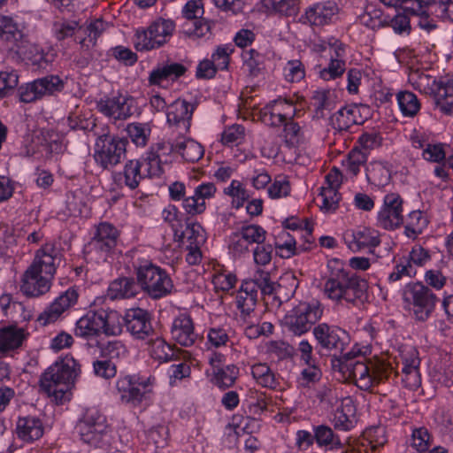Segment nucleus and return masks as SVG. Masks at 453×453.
Listing matches in <instances>:
<instances>
[{"instance_id":"f257e3e1","label":"nucleus","mask_w":453,"mask_h":453,"mask_svg":"<svg viewBox=\"0 0 453 453\" xmlns=\"http://www.w3.org/2000/svg\"><path fill=\"white\" fill-rule=\"evenodd\" d=\"M63 254L53 242H47L35 251L31 265L24 272L20 290L28 297H38L48 293Z\"/></svg>"},{"instance_id":"f03ea898","label":"nucleus","mask_w":453,"mask_h":453,"mask_svg":"<svg viewBox=\"0 0 453 453\" xmlns=\"http://www.w3.org/2000/svg\"><path fill=\"white\" fill-rule=\"evenodd\" d=\"M332 368L345 380H351L361 390H371L388 377L390 368L380 360L367 359L359 351H349L332 358Z\"/></svg>"},{"instance_id":"7ed1b4c3","label":"nucleus","mask_w":453,"mask_h":453,"mask_svg":"<svg viewBox=\"0 0 453 453\" xmlns=\"http://www.w3.org/2000/svg\"><path fill=\"white\" fill-rule=\"evenodd\" d=\"M329 273L325 279L324 295L337 304L356 305L365 297L367 281L349 270H347L337 259L329 261Z\"/></svg>"},{"instance_id":"20e7f679","label":"nucleus","mask_w":453,"mask_h":453,"mask_svg":"<svg viewBox=\"0 0 453 453\" xmlns=\"http://www.w3.org/2000/svg\"><path fill=\"white\" fill-rule=\"evenodd\" d=\"M80 363L70 354L52 364L41 376L40 388L49 396L62 401L70 385L81 373Z\"/></svg>"},{"instance_id":"39448f33","label":"nucleus","mask_w":453,"mask_h":453,"mask_svg":"<svg viewBox=\"0 0 453 453\" xmlns=\"http://www.w3.org/2000/svg\"><path fill=\"white\" fill-rule=\"evenodd\" d=\"M136 280L140 289L153 299L167 296L173 288V281L166 272L150 262L137 267Z\"/></svg>"},{"instance_id":"423d86ee","label":"nucleus","mask_w":453,"mask_h":453,"mask_svg":"<svg viewBox=\"0 0 453 453\" xmlns=\"http://www.w3.org/2000/svg\"><path fill=\"white\" fill-rule=\"evenodd\" d=\"M323 312L324 308L319 301L301 302L284 317L283 322L289 332L302 335L321 319Z\"/></svg>"},{"instance_id":"0eeeda50","label":"nucleus","mask_w":453,"mask_h":453,"mask_svg":"<svg viewBox=\"0 0 453 453\" xmlns=\"http://www.w3.org/2000/svg\"><path fill=\"white\" fill-rule=\"evenodd\" d=\"M403 300L418 321L427 320L434 312L438 298L426 285L420 282L408 284L403 292Z\"/></svg>"},{"instance_id":"6e6552de","label":"nucleus","mask_w":453,"mask_h":453,"mask_svg":"<svg viewBox=\"0 0 453 453\" xmlns=\"http://www.w3.org/2000/svg\"><path fill=\"white\" fill-rule=\"evenodd\" d=\"M127 144V138L108 134L98 135L94 148L95 161L104 169L117 165L126 157Z\"/></svg>"},{"instance_id":"1a4fd4ad","label":"nucleus","mask_w":453,"mask_h":453,"mask_svg":"<svg viewBox=\"0 0 453 453\" xmlns=\"http://www.w3.org/2000/svg\"><path fill=\"white\" fill-rule=\"evenodd\" d=\"M155 377L147 378L124 376L117 381V389L122 403L133 407L141 406L143 402L150 399L155 384Z\"/></svg>"},{"instance_id":"9d476101","label":"nucleus","mask_w":453,"mask_h":453,"mask_svg":"<svg viewBox=\"0 0 453 453\" xmlns=\"http://www.w3.org/2000/svg\"><path fill=\"white\" fill-rule=\"evenodd\" d=\"M174 28L172 20L159 19L145 29H137L134 40V48L139 51L159 48L169 41Z\"/></svg>"},{"instance_id":"9b49d317","label":"nucleus","mask_w":453,"mask_h":453,"mask_svg":"<svg viewBox=\"0 0 453 453\" xmlns=\"http://www.w3.org/2000/svg\"><path fill=\"white\" fill-rule=\"evenodd\" d=\"M116 318L117 313L113 311H89L76 322L74 334L82 338L96 336L101 331L107 335L114 334Z\"/></svg>"},{"instance_id":"f8f14e48","label":"nucleus","mask_w":453,"mask_h":453,"mask_svg":"<svg viewBox=\"0 0 453 453\" xmlns=\"http://www.w3.org/2000/svg\"><path fill=\"white\" fill-rule=\"evenodd\" d=\"M312 334L319 347L333 358L342 356L349 344L348 333L339 326L319 323L314 326Z\"/></svg>"},{"instance_id":"ddd939ff","label":"nucleus","mask_w":453,"mask_h":453,"mask_svg":"<svg viewBox=\"0 0 453 453\" xmlns=\"http://www.w3.org/2000/svg\"><path fill=\"white\" fill-rule=\"evenodd\" d=\"M64 85V81L58 76L48 75L20 86L18 94L21 102L29 104L62 91Z\"/></svg>"},{"instance_id":"4468645a","label":"nucleus","mask_w":453,"mask_h":453,"mask_svg":"<svg viewBox=\"0 0 453 453\" xmlns=\"http://www.w3.org/2000/svg\"><path fill=\"white\" fill-rule=\"evenodd\" d=\"M107 428L105 417L95 408L88 409L78 425L81 440L96 446L106 436Z\"/></svg>"},{"instance_id":"2eb2a0df","label":"nucleus","mask_w":453,"mask_h":453,"mask_svg":"<svg viewBox=\"0 0 453 453\" xmlns=\"http://www.w3.org/2000/svg\"><path fill=\"white\" fill-rule=\"evenodd\" d=\"M196 104L186 100L177 99L171 104L166 111L167 123L172 129V136L177 133L184 136L189 132L191 119Z\"/></svg>"},{"instance_id":"dca6fc26","label":"nucleus","mask_w":453,"mask_h":453,"mask_svg":"<svg viewBox=\"0 0 453 453\" xmlns=\"http://www.w3.org/2000/svg\"><path fill=\"white\" fill-rule=\"evenodd\" d=\"M260 269L257 270L253 278L244 280L236 294V306L241 311L242 319L247 318L254 311L257 301L258 289L262 292L263 283Z\"/></svg>"},{"instance_id":"f3484780","label":"nucleus","mask_w":453,"mask_h":453,"mask_svg":"<svg viewBox=\"0 0 453 453\" xmlns=\"http://www.w3.org/2000/svg\"><path fill=\"white\" fill-rule=\"evenodd\" d=\"M263 283L262 294L267 296H273L280 303L288 301L294 296L296 290L298 287L296 278L292 274H287L280 279L278 282L271 280L270 273L261 270Z\"/></svg>"},{"instance_id":"a211bd4d","label":"nucleus","mask_w":453,"mask_h":453,"mask_svg":"<svg viewBox=\"0 0 453 453\" xmlns=\"http://www.w3.org/2000/svg\"><path fill=\"white\" fill-rule=\"evenodd\" d=\"M296 109L292 101L278 98L270 102L259 111V118L265 125L279 127L288 119L294 118Z\"/></svg>"},{"instance_id":"6ab92c4d","label":"nucleus","mask_w":453,"mask_h":453,"mask_svg":"<svg viewBox=\"0 0 453 453\" xmlns=\"http://www.w3.org/2000/svg\"><path fill=\"white\" fill-rule=\"evenodd\" d=\"M265 230L260 226H243L232 234L229 249L235 255H242L249 251L250 245L254 243L259 245L265 242Z\"/></svg>"},{"instance_id":"aec40b11","label":"nucleus","mask_w":453,"mask_h":453,"mask_svg":"<svg viewBox=\"0 0 453 453\" xmlns=\"http://www.w3.org/2000/svg\"><path fill=\"white\" fill-rule=\"evenodd\" d=\"M338 12V6L331 1L319 2L305 9L299 21L311 27H324L332 22Z\"/></svg>"},{"instance_id":"412c9836","label":"nucleus","mask_w":453,"mask_h":453,"mask_svg":"<svg viewBox=\"0 0 453 453\" xmlns=\"http://www.w3.org/2000/svg\"><path fill=\"white\" fill-rule=\"evenodd\" d=\"M378 221L385 229H395L403 223V199L398 194L390 193L385 196Z\"/></svg>"},{"instance_id":"4be33fe9","label":"nucleus","mask_w":453,"mask_h":453,"mask_svg":"<svg viewBox=\"0 0 453 453\" xmlns=\"http://www.w3.org/2000/svg\"><path fill=\"white\" fill-rule=\"evenodd\" d=\"M78 297L79 294L74 288H68L38 316L37 321L42 326L56 322L65 311L76 304Z\"/></svg>"},{"instance_id":"5701e85b","label":"nucleus","mask_w":453,"mask_h":453,"mask_svg":"<svg viewBox=\"0 0 453 453\" xmlns=\"http://www.w3.org/2000/svg\"><path fill=\"white\" fill-rule=\"evenodd\" d=\"M124 319L127 330L135 338L144 340L154 335L151 317L148 311L141 308L129 309Z\"/></svg>"},{"instance_id":"b1692460","label":"nucleus","mask_w":453,"mask_h":453,"mask_svg":"<svg viewBox=\"0 0 453 453\" xmlns=\"http://www.w3.org/2000/svg\"><path fill=\"white\" fill-rule=\"evenodd\" d=\"M216 193L213 182H203L195 188L193 195L184 200L182 209L190 217L203 214L207 208L206 200L213 198Z\"/></svg>"},{"instance_id":"393cba45","label":"nucleus","mask_w":453,"mask_h":453,"mask_svg":"<svg viewBox=\"0 0 453 453\" xmlns=\"http://www.w3.org/2000/svg\"><path fill=\"white\" fill-rule=\"evenodd\" d=\"M98 111L114 119H127L134 113V100L125 96L101 99L97 103Z\"/></svg>"},{"instance_id":"a878e982","label":"nucleus","mask_w":453,"mask_h":453,"mask_svg":"<svg viewBox=\"0 0 453 453\" xmlns=\"http://www.w3.org/2000/svg\"><path fill=\"white\" fill-rule=\"evenodd\" d=\"M172 338L184 347L192 346L196 339L194 321L190 316L181 314L174 319L171 327Z\"/></svg>"},{"instance_id":"bb28decb","label":"nucleus","mask_w":453,"mask_h":453,"mask_svg":"<svg viewBox=\"0 0 453 453\" xmlns=\"http://www.w3.org/2000/svg\"><path fill=\"white\" fill-rule=\"evenodd\" d=\"M419 365L420 359L415 349L402 356V380L405 387L410 389H416L421 385Z\"/></svg>"},{"instance_id":"cd10ccee","label":"nucleus","mask_w":453,"mask_h":453,"mask_svg":"<svg viewBox=\"0 0 453 453\" xmlns=\"http://www.w3.org/2000/svg\"><path fill=\"white\" fill-rule=\"evenodd\" d=\"M168 150L172 153H177L189 163H196L201 159L204 154L203 147L193 139H183L170 137L167 142Z\"/></svg>"},{"instance_id":"c85d7f7f","label":"nucleus","mask_w":453,"mask_h":453,"mask_svg":"<svg viewBox=\"0 0 453 453\" xmlns=\"http://www.w3.org/2000/svg\"><path fill=\"white\" fill-rule=\"evenodd\" d=\"M119 236V233L113 225L102 222L97 226L90 244L96 250L108 253L116 247Z\"/></svg>"},{"instance_id":"c756f323","label":"nucleus","mask_w":453,"mask_h":453,"mask_svg":"<svg viewBox=\"0 0 453 453\" xmlns=\"http://www.w3.org/2000/svg\"><path fill=\"white\" fill-rule=\"evenodd\" d=\"M15 432L21 441L32 442L42 436L44 426L42 420L36 417H19L16 422Z\"/></svg>"},{"instance_id":"7c9ffc66","label":"nucleus","mask_w":453,"mask_h":453,"mask_svg":"<svg viewBox=\"0 0 453 453\" xmlns=\"http://www.w3.org/2000/svg\"><path fill=\"white\" fill-rule=\"evenodd\" d=\"M138 281L130 277L114 280L109 286L107 295L111 300L129 299L140 293Z\"/></svg>"},{"instance_id":"2f4dec72","label":"nucleus","mask_w":453,"mask_h":453,"mask_svg":"<svg viewBox=\"0 0 453 453\" xmlns=\"http://www.w3.org/2000/svg\"><path fill=\"white\" fill-rule=\"evenodd\" d=\"M434 0H430L428 3H419L418 1L413 2V6H406L407 12L417 16L419 27L426 32H431L437 27V21L430 16V13H435L431 9Z\"/></svg>"},{"instance_id":"473e14b6","label":"nucleus","mask_w":453,"mask_h":453,"mask_svg":"<svg viewBox=\"0 0 453 453\" xmlns=\"http://www.w3.org/2000/svg\"><path fill=\"white\" fill-rule=\"evenodd\" d=\"M334 124L340 130H347L353 125L363 122L360 109L356 104H350L340 109L334 117Z\"/></svg>"},{"instance_id":"72a5a7b5","label":"nucleus","mask_w":453,"mask_h":453,"mask_svg":"<svg viewBox=\"0 0 453 453\" xmlns=\"http://www.w3.org/2000/svg\"><path fill=\"white\" fill-rule=\"evenodd\" d=\"M165 149L168 150V146L165 142L157 143V151L150 150L147 153L146 157L140 160V163L142 164L143 174L146 178L159 176L163 173L160 155L157 152Z\"/></svg>"},{"instance_id":"f704fd0d","label":"nucleus","mask_w":453,"mask_h":453,"mask_svg":"<svg viewBox=\"0 0 453 453\" xmlns=\"http://www.w3.org/2000/svg\"><path fill=\"white\" fill-rule=\"evenodd\" d=\"M142 164L138 159H132L126 163L123 170L124 183L130 189H135L141 180L146 176L143 174Z\"/></svg>"},{"instance_id":"c9c22d12","label":"nucleus","mask_w":453,"mask_h":453,"mask_svg":"<svg viewBox=\"0 0 453 453\" xmlns=\"http://www.w3.org/2000/svg\"><path fill=\"white\" fill-rule=\"evenodd\" d=\"M263 6L269 12L286 17L296 16L299 12L298 0H261Z\"/></svg>"},{"instance_id":"e433bc0d","label":"nucleus","mask_w":453,"mask_h":453,"mask_svg":"<svg viewBox=\"0 0 453 453\" xmlns=\"http://www.w3.org/2000/svg\"><path fill=\"white\" fill-rule=\"evenodd\" d=\"M251 374L256 382L263 388L273 389L279 385L274 372L265 363L252 365Z\"/></svg>"},{"instance_id":"4c0bfd02","label":"nucleus","mask_w":453,"mask_h":453,"mask_svg":"<svg viewBox=\"0 0 453 453\" xmlns=\"http://www.w3.org/2000/svg\"><path fill=\"white\" fill-rule=\"evenodd\" d=\"M24 340L22 329L9 326L0 332V351L5 352L19 348Z\"/></svg>"},{"instance_id":"58836bf2","label":"nucleus","mask_w":453,"mask_h":453,"mask_svg":"<svg viewBox=\"0 0 453 453\" xmlns=\"http://www.w3.org/2000/svg\"><path fill=\"white\" fill-rule=\"evenodd\" d=\"M352 237L353 240L349 247L355 251L368 247H376L380 242L376 231L369 228H363L354 232Z\"/></svg>"},{"instance_id":"ea45409f","label":"nucleus","mask_w":453,"mask_h":453,"mask_svg":"<svg viewBox=\"0 0 453 453\" xmlns=\"http://www.w3.org/2000/svg\"><path fill=\"white\" fill-rule=\"evenodd\" d=\"M150 356L158 361H169L174 356L173 349L163 338L156 336L148 342Z\"/></svg>"},{"instance_id":"a19ab883","label":"nucleus","mask_w":453,"mask_h":453,"mask_svg":"<svg viewBox=\"0 0 453 453\" xmlns=\"http://www.w3.org/2000/svg\"><path fill=\"white\" fill-rule=\"evenodd\" d=\"M107 27L108 24L101 19L91 21L85 29L82 28L81 32L87 36L81 37L79 43L87 48L96 45L97 38L101 36Z\"/></svg>"},{"instance_id":"79ce46f5","label":"nucleus","mask_w":453,"mask_h":453,"mask_svg":"<svg viewBox=\"0 0 453 453\" xmlns=\"http://www.w3.org/2000/svg\"><path fill=\"white\" fill-rule=\"evenodd\" d=\"M367 178L376 186H385L390 180L391 171L386 164L373 162L367 168Z\"/></svg>"},{"instance_id":"37998d69","label":"nucleus","mask_w":453,"mask_h":453,"mask_svg":"<svg viewBox=\"0 0 453 453\" xmlns=\"http://www.w3.org/2000/svg\"><path fill=\"white\" fill-rule=\"evenodd\" d=\"M397 102L403 114L414 117L420 110V103L417 96L410 91H401L397 94Z\"/></svg>"},{"instance_id":"c03bdc74","label":"nucleus","mask_w":453,"mask_h":453,"mask_svg":"<svg viewBox=\"0 0 453 453\" xmlns=\"http://www.w3.org/2000/svg\"><path fill=\"white\" fill-rule=\"evenodd\" d=\"M315 440L319 446L331 449L341 448L342 441L338 435L334 434L333 430L327 426H318L314 427Z\"/></svg>"},{"instance_id":"a18cd8bd","label":"nucleus","mask_w":453,"mask_h":453,"mask_svg":"<svg viewBox=\"0 0 453 453\" xmlns=\"http://www.w3.org/2000/svg\"><path fill=\"white\" fill-rule=\"evenodd\" d=\"M127 349L120 341H111L100 345V356L102 358L113 360L124 359L127 356Z\"/></svg>"},{"instance_id":"49530a36","label":"nucleus","mask_w":453,"mask_h":453,"mask_svg":"<svg viewBox=\"0 0 453 453\" xmlns=\"http://www.w3.org/2000/svg\"><path fill=\"white\" fill-rule=\"evenodd\" d=\"M213 382L221 388L234 385L238 374V368L234 365L217 368L213 371Z\"/></svg>"},{"instance_id":"de8ad7c7","label":"nucleus","mask_w":453,"mask_h":453,"mask_svg":"<svg viewBox=\"0 0 453 453\" xmlns=\"http://www.w3.org/2000/svg\"><path fill=\"white\" fill-rule=\"evenodd\" d=\"M82 27L75 20L57 21L53 24L54 36L58 41H64L81 32Z\"/></svg>"},{"instance_id":"09e8293b","label":"nucleus","mask_w":453,"mask_h":453,"mask_svg":"<svg viewBox=\"0 0 453 453\" xmlns=\"http://www.w3.org/2000/svg\"><path fill=\"white\" fill-rule=\"evenodd\" d=\"M428 220L420 211H413L409 214L405 232L408 237H415L421 234L427 226Z\"/></svg>"},{"instance_id":"8fccbe9b","label":"nucleus","mask_w":453,"mask_h":453,"mask_svg":"<svg viewBox=\"0 0 453 453\" xmlns=\"http://www.w3.org/2000/svg\"><path fill=\"white\" fill-rule=\"evenodd\" d=\"M282 126H284L283 133L287 142L295 145L304 138L303 127L294 118L288 119Z\"/></svg>"},{"instance_id":"3c124183","label":"nucleus","mask_w":453,"mask_h":453,"mask_svg":"<svg viewBox=\"0 0 453 453\" xmlns=\"http://www.w3.org/2000/svg\"><path fill=\"white\" fill-rule=\"evenodd\" d=\"M127 131L135 145L144 147L147 144L150 134V128L147 125L131 123L127 125Z\"/></svg>"},{"instance_id":"603ef678","label":"nucleus","mask_w":453,"mask_h":453,"mask_svg":"<svg viewBox=\"0 0 453 453\" xmlns=\"http://www.w3.org/2000/svg\"><path fill=\"white\" fill-rule=\"evenodd\" d=\"M266 349L271 357L278 360L288 358L294 354V348L283 341H272L268 342Z\"/></svg>"},{"instance_id":"864d4df0","label":"nucleus","mask_w":453,"mask_h":453,"mask_svg":"<svg viewBox=\"0 0 453 453\" xmlns=\"http://www.w3.org/2000/svg\"><path fill=\"white\" fill-rule=\"evenodd\" d=\"M245 136V128L241 125H233L224 130L221 142L226 146L238 145L242 142Z\"/></svg>"},{"instance_id":"5fc2aeb1","label":"nucleus","mask_w":453,"mask_h":453,"mask_svg":"<svg viewBox=\"0 0 453 453\" xmlns=\"http://www.w3.org/2000/svg\"><path fill=\"white\" fill-rule=\"evenodd\" d=\"M225 193L233 197L232 204L236 209L242 207L249 198L247 190L236 180H232L231 185L225 189Z\"/></svg>"},{"instance_id":"6e6d98bb","label":"nucleus","mask_w":453,"mask_h":453,"mask_svg":"<svg viewBox=\"0 0 453 453\" xmlns=\"http://www.w3.org/2000/svg\"><path fill=\"white\" fill-rule=\"evenodd\" d=\"M411 446L420 453L428 450L431 446V435L426 428L419 427L413 430Z\"/></svg>"},{"instance_id":"4d7b16f0","label":"nucleus","mask_w":453,"mask_h":453,"mask_svg":"<svg viewBox=\"0 0 453 453\" xmlns=\"http://www.w3.org/2000/svg\"><path fill=\"white\" fill-rule=\"evenodd\" d=\"M452 94L453 79L443 77L439 79V85L431 96L433 97L435 105L438 106Z\"/></svg>"},{"instance_id":"13d9d810","label":"nucleus","mask_w":453,"mask_h":453,"mask_svg":"<svg viewBox=\"0 0 453 453\" xmlns=\"http://www.w3.org/2000/svg\"><path fill=\"white\" fill-rule=\"evenodd\" d=\"M284 76L289 82H298L305 76L304 65L300 60H290L284 66Z\"/></svg>"},{"instance_id":"bf43d9fd","label":"nucleus","mask_w":453,"mask_h":453,"mask_svg":"<svg viewBox=\"0 0 453 453\" xmlns=\"http://www.w3.org/2000/svg\"><path fill=\"white\" fill-rule=\"evenodd\" d=\"M367 160L366 154L357 148L350 150L347 159V170L356 176L360 172V167L365 164Z\"/></svg>"},{"instance_id":"052dcab7","label":"nucleus","mask_w":453,"mask_h":453,"mask_svg":"<svg viewBox=\"0 0 453 453\" xmlns=\"http://www.w3.org/2000/svg\"><path fill=\"white\" fill-rule=\"evenodd\" d=\"M93 371L97 377L109 380L115 377L117 367L112 361L104 358L93 363Z\"/></svg>"},{"instance_id":"680f3d73","label":"nucleus","mask_w":453,"mask_h":453,"mask_svg":"<svg viewBox=\"0 0 453 453\" xmlns=\"http://www.w3.org/2000/svg\"><path fill=\"white\" fill-rule=\"evenodd\" d=\"M345 408L348 412H350L353 409L352 405L345 404L335 411L334 418V427L342 431H348L352 427V421L349 414L345 411Z\"/></svg>"},{"instance_id":"e2e57ef3","label":"nucleus","mask_w":453,"mask_h":453,"mask_svg":"<svg viewBox=\"0 0 453 453\" xmlns=\"http://www.w3.org/2000/svg\"><path fill=\"white\" fill-rule=\"evenodd\" d=\"M290 193V184L286 177H278L268 188V194L271 198H281L288 196Z\"/></svg>"},{"instance_id":"0e129e2a","label":"nucleus","mask_w":453,"mask_h":453,"mask_svg":"<svg viewBox=\"0 0 453 453\" xmlns=\"http://www.w3.org/2000/svg\"><path fill=\"white\" fill-rule=\"evenodd\" d=\"M423 157L430 162L441 163L446 157L443 144H430L427 143L423 150Z\"/></svg>"},{"instance_id":"69168bd1","label":"nucleus","mask_w":453,"mask_h":453,"mask_svg":"<svg viewBox=\"0 0 453 453\" xmlns=\"http://www.w3.org/2000/svg\"><path fill=\"white\" fill-rule=\"evenodd\" d=\"M415 84L417 88L426 95H429L430 96L436 89L437 86L439 85V80H436L435 78L426 74V73H420L418 74V78L415 81Z\"/></svg>"},{"instance_id":"338daca9","label":"nucleus","mask_w":453,"mask_h":453,"mask_svg":"<svg viewBox=\"0 0 453 453\" xmlns=\"http://www.w3.org/2000/svg\"><path fill=\"white\" fill-rule=\"evenodd\" d=\"M19 33L18 25L11 17L0 16V37L6 41L15 38Z\"/></svg>"},{"instance_id":"774afa93","label":"nucleus","mask_w":453,"mask_h":453,"mask_svg":"<svg viewBox=\"0 0 453 453\" xmlns=\"http://www.w3.org/2000/svg\"><path fill=\"white\" fill-rule=\"evenodd\" d=\"M431 7L437 16L447 18L453 22V0H434Z\"/></svg>"}]
</instances>
